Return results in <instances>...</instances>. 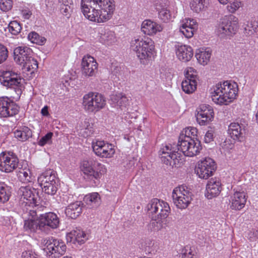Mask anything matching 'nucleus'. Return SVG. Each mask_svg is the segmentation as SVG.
<instances>
[{
  "instance_id": "c85d7f7f",
  "label": "nucleus",
  "mask_w": 258,
  "mask_h": 258,
  "mask_svg": "<svg viewBox=\"0 0 258 258\" xmlns=\"http://www.w3.org/2000/svg\"><path fill=\"white\" fill-rule=\"evenodd\" d=\"M228 133L234 140L241 141L243 138L244 130L237 122H232L228 126Z\"/></svg>"
},
{
  "instance_id": "a18cd8bd",
  "label": "nucleus",
  "mask_w": 258,
  "mask_h": 258,
  "mask_svg": "<svg viewBox=\"0 0 258 258\" xmlns=\"http://www.w3.org/2000/svg\"><path fill=\"white\" fill-rule=\"evenodd\" d=\"M73 9V4L72 3L68 4H60V13L67 18L70 17Z\"/></svg>"
},
{
  "instance_id": "338daca9",
  "label": "nucleus",
  "mask_w": 258,
  "mask_h": 258,
  "mask_svg": "<svg viewBox=\"0 0 258 258\" xmlns=\"http://www.w3.org/2000/svg\"><path fill=\"white\" fill-rule=\"evenodd\" d=\"M256 122L258 123V110L256 114Z\"/></svg>"
},
{
  "instance_id": "bb28decb",
  "label": "nucleus",
  "mask_w": 258,
  "mask_h": 258,
  "mask_svg": "<svg viewBox=\"0 0 258 258\" xmlns=\"http://www.w3.org/2000/svg\"><path fill=\"white\" fill-rule=\"evenodd\" d=\"M83 205L81 201H76L69 204L65 210L66 216L73 219H76L82 213Z\"/></svg>"
},
{
  "instance_id": "4468645a",
  "label": "nucleus",
  "mask_w": 258,
  "mask_h": 258,
  "mask_svg": "<svg viewBox=\"0 0 258 258\" xmlns=\"http://www.w3.org/2000/svg\"><path fill=\"white\" fill-rule=\"evenodd\" d=\"M21 79L18 74L12 71H4L0 75V82L4 86L13 88L18 95L22 93L21 89L19 88Z\"/></svg>"
},
{
  "instance_id": "b1692460",
  "label": "nucleus",
  "mask_w": 258,
  "mask_h": 258,
  "mask_svg": "<svg viewBox=\"0 0 258 258\" xmlns=\"http://www.w3.org/2000/svg\"><path fill=\"white\" fill-rule=\"evenodd\" d=\"M109 101L112 107H119L121 110L125 108L128 103V99L121 93H112L110 95Z\"/></svg>"
},
{
  "instance_id": "f03ea898",
  "label": "nucleus",
  "mask_w": 258,
  "mask_h": 258,
  "mask_svg": "<svg viewBox=\"0 0 258 258\" xmlns=\"http://www.w3.org/2000/svg\"><path fill=\"white\" fill-rule=\"evenodd\" d=\"M81 6L85 17L97 23L109 20L115 7L114 0H82Z\"/></svg>"
},
{
  "instance_id": "7ed1b4c3",
  "label": "nucleus",
  "mask_w": 258,
  "mask_h": 258,
  "mask_svg": "<svg viewBox=\"0 0 258 258\" xmlns=\"http://www.w3.org/2000/svg\"><path fill=\"white\" fill-rule=\"evenodd\" d=\"M211 92L212 100L217 104L227 105L236 98L238 85L229 81L218 83Z\"/></svg>"
},
{
  "instance_id": "ea45409f",
  "label": "nucleus",
  "mask_w": 258,
  "mask_h": 258,
  "mask_svg": "<svg viewBox=\"0 0 258 258\" xmlns=\"http://www.w3.org/2000/svg\"><path fill=\"white\" fill-rule=\"evenodd\" d=\"M194 247L186 245L182 250L181 258H198Z\"/></svg>"
},
{
  "instance_id": "58836bf2",
  "label": "nucleus",
  "mask_w": 258,
  "mask_h": 258,
  "mask_svg": "<svg viewBox=\"0 0 258 258\" xmlns=\"http://www.w3.org/2000/svg\"><path fill=\"white\" fill-rule=\"evenodd\" d=\"M28 38L31 42L40 45H43L46 41L45 38L40 36L35 32H31L30 33L28 36Z\"/></svg>"
},
{
  "instance_id": "4d7b16f0",
  "label": "nucleus",
  "mask_w": 258,
  "mask_h": 258,
  "mask_svg": "<svg viewBox=\"0 0 258 258\" xmlns=\"http://www.w3.org/2000/svg\"><path fill=\"white\" fill-rule=\"evenodd\" d=\"M230 5L227 6L228 10L231 13H234L240 6L241 2H233L232 3L230 2Z\"/></svg>"
},
{
  "instance_id": "4c0bfd02",
  "label": "nucleus",
  "mask_w": 258,
  "mask_h": 258,
  "mask_svg": "<svg viewBox=\"0 0 258 258\" xmlns=\"http://www.w3.org/2000/svg\"><path fill=\"white\" fill-rule=\"evenodd\" d=\"M22 66L26 68L27 71L30 72L32 71V72H34L38 68V62L32 57V56H31L30 58H28V59H25V61Z\"/></svg>"
},
{
  "instance_id": "680f3d73",
  "label": "nucleus",
  "mask_w": 258,
  "mask_h": 258,
  "mask_svg": "<svg viewBox=\"0 0 258 258\" xmlns=\"http://www.w3.org/2000/svg\"><path fill=\"white\" fill-rule=\"evenodd\" d=\"M41 113L43 116H48L49 115L48 107L46 105L43 107L41 109Z\"/></svg>"
},
{
  "instance_id": "5fc2aeb1",
  "label": "nucleus",
  "mask_w": 258,
  "mask_h": 258,
  "mask_svg": "<svg viewBox=\"0 0 258 258\" xmlns=\"http://www.w3.org/2000/svg\"><path fill=\"white\" fill-rule=\"evenodd\" d=\"M165 1L167 2V1L166 0H160L158 1L157 3H156L155 5V9L156 11L158 12H160L163 10H165L166 9H167V4L165 2Z\"/></svg>"
},
{
  "instance_id": "c03bdc74",
  "label": "nucleus",
  "mask_w": 258,
  "mask_h": 258,
  "mask_svg": "<svg viewBox=\"0 0 258 258\" xmlns=\"http://www.w3.org/2000/svg\"><path fill=\"white\" fill-rule=\"evenodd\" d=\"M53 135V134L52 132H49L47 133L38 141L37 144L41 147H43L46 144H51L52 143Z\"/></svg>"
},
{
  "instance_id": "de8ad7c7",
  "label": "nucleus",
  "mask_w": 258,
  "mask_h": 258,
  "mask_svg": "<svg viewBox=\"0 0 258 258\" xmlns=\"http://www.w3.org/2000/svg\"><path fill=\"white\" fill-rule=\"evenodd\" d=\"M12 0H0V9L3 12H7L13 7Z\"/></svg>"
},
{
  "instance_id": "72a5a7b5",
  "label": "nucleus",
  "mask_w": 258,
  "mask_h": 258,
  "mask_svg": "<svg viewBox=\"0 0 258 258\" xmlns=\"http://www.w3.org/2000/svg\"><path fill=\"white\" fill-rule=\"evenodd\" d=\"M12 188L4 182H0V204L7 202L11 196Z\"/></svg>"
},
{
  "instance_id": "79ce46f5",
  "label": "nucleus",
  "mask_w": 258,
  "mask_h": 258,
  "mask_svg": "<svg viewBox=\"0 0 258 258\" xmlns=\"http://www.w3.org/2000/svg\"><path fill=\"white\" fill-rule=\"evenodd\" d=\"M31 172L29 169H22L18 173L20 180L23 182H29L31 181Z\"/></svg>"
},
{
  "instance_id": "1a4fd4ad",
  "label": "nucleus",
  "mask_w": 258,
  "mask_h": 258,
  "mask_svg": "<svg viewBox=\"0 0 258 258\" xmlns=\"http://www.w3.org/2000/svg\"><path fill=\"white\" fill-rule=\"evenodd\" d=\"M44 251L48 258H57L64 254L67 246L61 240H58L53 237L46 238L44 240Z\"/></svg>"
},
{
  "instance_id": "37998d69",
  "label": "nucleus",
  "mask_w": 258,
  "mask_h": 258,
  "mask_svg": "<svg viewBox=\"0 0 258 258\" xmlns=\"http://www.w3.org/2000/svg\"><path fill=\"white\" fill-rule=\"evenodd\" d=\"M46 11L50 15H52L57 10V3L56 0H45Z\"/></svg>"
},
{
  "instance_id": "6e6552de",
  "label": "nucleus",
  "mask_w": 258,
  "mask_h": 258,
  "mask_svg": "<svg viewBox=\"0 0 258 258\" xmlns=\"http://www.w3.org/2000/svg\"><path fill=\"white\" fill-rule=\"evenodd\" d=\"M147 213L150 218H159L167 220L170 211L167 203L158 199H152L147 206Z\"/></svg>"
},
{
  "instance_id": "f3484780",
  "label": "nucleus",
  "mask_w": 258,
  "mask_h": 258,
  "mask_svg": "<svg viewBox=\"0 0 258 258\" xmlns=\"http://www.w3.org/2000/svg\"><path fill=\"white\" fill-rule=\"evenodd\" d=\"M19 107L7 97H0V117H7L17 114Z\"/></svg>"
},
{
  "instance_id": "6ab92c4d",
  "label": "nucleus",
  "mask_w": 258,
  "mask_h": 258,
  "mask_svg": "<svg viewBox=\"0 0 258 258\" xmlns=\"http://www.w3.org/2000/svg\"><path fill=\"white\" fill-rule=\"evenodd\" d=\"M196 115L197 120L201 125H205L211 121L214 118L213 109L209 105L202 104L200 106Z\"/></svg>"
},
{
  "instance_id": "603ef678",
  "label": "nucleus",
  "mask_w": 258,
  "mask_h": 258,
  "mask_svg": "<svg viewBox=\"0 0 258 258\" xmlns=\"http://www.w3.org/2000/svg\"><path fill=\"white\" fill-rule=\"evenodd\" d=\"M180 31L182 33L185 37L191 38L194 35V33L195 31L194 28H186L184 26H180Z\"/></svg>"
},
{
  "instance_id": "f8f14e48",
  "label": "nucleus",
  "mask_w": 258,
  "mask_h": 258,
  "mask_svg": "<svg viewBox=\"0 0 258 258\" xmlns=\"http://www.w3.org/2000/svg\"><path fill=\"white\" fill-rule=\"evenodd\" d=\"M83 104L88 111H97L104 107L106 100L101 94L90 92L84 96Z\"/></svg>"
},
{
  "instance_id": "20e7f679",
  "label": "nucleus",
  "mask_w": 258,
  "mask_h": 258,
  "mask_svg": "<svg viewBox=\"0 0 258 258\" xmlns=\"http://www.w3.org/2000/svg\"><path fill=\"white\" fill-rule=\"evenodd\" d=\"M30 216H35L40 221L41 231L48 233L51 230L58 227L60 224L58 216L52 212H47L46 207L42 205H35L32 209L29 210Z\"/></svg>"
},
{
  "instance_id": "2eb2a0df",
  "label": "nucleus",
  "mask_w": 258,
  "mask_h": 258,
  "mask_svg": "<svg viewBox=\"0 0 258 258\" xmlns=\"http://www.w3.org/2000/svg\"><path fill=\"white\" fill-rule=\"evenodd\" d=\"M216 169L217 165L214 160L210 158H205L198 162L195 172L200 178L206 179L213 175Z\"/></svg>"
},
{
  "instance_id": "e2e57ef3",
  "label": "nucleus",
  "mask_w": 258,
  "mask_h": 258,
  "mask_svg": "<svg viewBox=\"0 0 258 258\" xmlns=\"http://www.w3.org/2000/svg\"><path fill=\"white\" fill-rule=\"evenodd\" d=\"M59 3H61V4H72V0H58Z\"/></svg>"
},
{
  "instance_id": "3c124183",
  "label": "nucleus",
  "mask_w": 258,
  "mask_h": 258,
  "mask_svg": "<svg viewBox=\"0 0 258 258\" xmlns=\"http://www.w3.org/2000/svg\"><path fill=\"white\" fill-rule=\"evenodd\" d=\"M101 38L107 44H111L114 41L115 39V37L113 33L111 31H108L107 33H105L104 34H101Z\"/></svg>"
},
{
  "instance_id": "9b49d317",
  "label": "nucleus",
  "mask_w": 258,
  "mask_h": 258,
  "mask_svg": "<svg viewBox=\"0 0 258 258\" xmlns=\"http://www.w3.org/2000/svg\"><path fill=\"white\" fill-rule=\"evenodd\" d=\"M191 195V192L186 186L176 187L173 189L172 194L173 202L177 208L185 209L190 203Z\"/></svg>"
},
{
  "instance_id": "a19ab883",
  "label": "nucleus",
  "mask_w": 258,
  "mask_h": 258,
  "mask_svg": "<svg viewBox=\"0 0 258 258\" xmlns=\"http://www.w3.org/2000/svg\"><path fill=\"white\" fill-rule=\"evenodd\" d=\"M9 32L13 35H17L22 29L21 24L16 21H11L8 26Z\"/></svg>"
},
{
  "instance_id": "052dcab7",
  "label": "nucleus",
  "mask_w": 258,
  "mask_h": 258,
  "mask_svg": "<svg viewBox=\"0 0 258 258\" xmlns=\"http://www.w3.org/2000/svg\"><path fill=\"white\" fill-rule=\"evenodd\" d=\"M22 13L23 17L26 19H29L32 15L31 12L27 10H23Z\"/></svg>"
},
{
  "instance_id": "7c9ffc66",
  "label": "nucleus",
  "mask_w": 258,
  "mask_h": 258,
  "mask_svg": "<svg viewBox=\"0 0 258 258\" xmlns=\"http://www.w3.org/2000/svg\"><path fill=\"white\" fill-rule=\"evenodd\" d=\"M28 215L31 217V219H29L25 220L24 228L25 231H30L31 232H35L37 230L41 231L40 221L39 218L35 216H30L28 213Z\"/></svg>"
},
{
  "instance_id": "69168bd1",
  "label": "nucleus",
  "mask_w": 258,
  "mask_h": 258,
  "mask_svg": "<svg viewBox=\"0 0 258 258\" xmlns=\"http://www.w3.org/2000/svg\"><path fill=\"white\" fill-rule=\"evenodd\" d=\"M218 1L221 4H223V5L227 4L229 1V0H218Z\"/></svg>"
},
{
  "instance_id": "a878e982",
  "label": "nucleus",
  "mask_w": 258,
  "mask_h": 258,
  "mask_svg": "<svg viewBox=\"0 0 258 258\" xmlns=\"http://www.w3.org/2000/svg\"><path fill=\"white\" fill-rule=\"evenodd\" d=\"M87 239L85 232L79 228H76V230L72 231L67 236L68 241L74 244L78 243L80 245L84 244Z\"/></svg>"
},
{
  "instance_id": "412c9836",
  "label": "nucleus",
  "mask_w": 258,
  "mask_h": 258,
  "mask_svg": "<svg viewBox=\"0 0 258 258\" xmlns=\"http://www.w3.org/2000/svg\"><path fill=\"white\" fill-rule=\"evenodd\" d=\"M13 54L15 61L22 65L25 61V59H28L30 58L31 56H32L33 52L29 47L19 46L14 50Z\"/></svg>"
},
{
  "instance_id": "5701e85b",
  "label": "nucleus",
  "mask_w": 258,
  "mask_h": 258,
  "mask_svg": "<svg viewBox=\"0 0 258 258\" xmlns=\"http://www.w3.org/2000/svg\"><path fill=\"white\" fill-rule=\"evenodd\" d=\"M176 54L178 59L183 62H187L194 55L192 48L185 45H176Z\"/></svg>"
},
{
  "instance_id": "cd10ccee",
  "label": "nucleus",
  "mask_w": 258,
  "mask_h": 258,
  "mask_svg": "<svg viewBox=\"0 0 258 258\" xmlns=\"http://www.w3.org/2000/svg\"><path fill=\"white\" fill-rule=\"evenodd\" d=\"M19 191L20 193H22V195L24 199L30 202H32L35 205L36 204L38 199H39L37 189L29 186H21Z\"/></svg>"
},
{
  "instance_id": "a211bd4d",
  "label": "nucleus",
  "mask_w": 258,
  "mask_h": 258,
  "mask_svg": "<svg viewBox=\"0 0 258 258\" xmlns=\"http://www.w3.org/2000/svg\"><path fill=\"white\" fill-rule=\"evenodd\" d=\"M98 68V63L94 58L90 55L84 56L81 62L82 74L86 77L95 75Z\"/></svg>"
},
{
  "instance_id": "dca6fc26",
  "label": "nucleus",
  "mask_w": 258,
  "mask_h": 258,
  "mask_svg": "<svg viewBox=\"0 0 258 258\" xmlns=\"http://www.w3.org/2000/svg\"><path fill=\"white\" fill-rule=\"evenodd\" d=\"M92 147L94 153L101 158H111L115 154L114 146L104 141L96 140L95 142L93 141Z\"/></svg>"
},
{
  "instance_id": "2f4dec72",
  "label": "nucleus",
  "mask_w": 258,
  "mask_h": 258,
  "mask_svg": "<svg viewBox=\"0 0 258 258\" xmlns=\"http://www.w3.org/2000/svg\"><path fill=\"white\" fill-rule=\"evenodd\" d=\"M84 201L91 208H96L101 203V197L98 192H92L86 195Z\"/></svg>"
},
{
  "instance_id": "0eeeda50",
  "label": "nucleus",
  "mask_w": 258,
  "mask_h": 258,
  "mask_svg": "<svg viewBox=\"0 0 258 258\" xmlns=\"http://www.w3.org/2000/svg\"><path fill=\"white\" fill-rule=\"evenodd\" d=\"M38 182L42 191L47 195L53 196L58 190V179L53 170L49 169L42 173L38 177Z\"/></svg>"
},
{
  "instance_id": "ddd939ff",
  "label": "nucleus",
  "mask_w": 258,
  "mask_h": 258,
  "mask_svg": "<svg viewBox=\"0 0 258 258\" xmlns=\"http://www.w3.org/2000/svg\"><path fill=\"white\" fill-rule=\"evenodd\" d=\"M19 162L17 155L13 152H3L0 154V170L11 172L18 167Z\"/></svg>"
},
{
  "instance_id": "e433bc0d",
  "label": "nucleus",
  "mask_w": 258,
  "mask_h": 258,
  "mask_svg": "<svg viewBox=\"0 0 258 258\" xmlns=\"http://www.w3.org/2000/svg\"><path fill=\"white\" fill-rule=\"evenodd\" d=\"M211 56V52L209 50L200 51L199 52H197L195 55L199 62L204 66L207 64L210 60Z\"/></svg>"
},
{
  "instance_id": "f257e3e1",
  "label": "nucleus",
  "mask_w": 258,
  "mask_h": 258,
  "mask_svg": "<svg viewBox=\"0 0 258 258\" xmlns=\"http://www.w3.org/2000/svg\"><path fill=\"white\" fill-rule=\"evenodd\" d=\"M197 133V129L193 127H188L182 131L176 145L177 151L171 144L167 145L160 150L159 154L161 156V162L172 167L174 166L176 167L181 160V154L179 151L188 157H193L200 153L202 147L201 142L195 138Z\"/></svg>"
},
{
  "instance_id": "774afa93",
  "label": "nucleus",
  "mask_w": 258,
  "mask_h": 258,
  "mask_svg": "<svg viewBox=\"0 0 258 258\" xmlns=\"http://www.w3.org/2000/svg\"><path fill=\"white\" fill-rule=\"evenodd\" d=\"M65 81H66V83H67L68 82V81L67 80Z\"/></svg>"
},
{
  "instance_id": "09e8293b",
  "label": "nucleus",
  "mask_w": 258,
  "mask_h": 258,
  "mask_svg": "<svg viewBox=\"0 0 258 258\" xmlns=\"http://www.w3.org/2000/svg\"><path fill=\"white\" fill-rule=\"evenodd\" d=\"M185 79L196 81L197 78V71L191 67L187 68L186 70L184 72Z\"/></svg>"
},
{
  "instance_id": "473e14b6",
  "label": "nucleus",
  "mask_w": 258,
  "mask_h": 258,
  "mask_svg": "<svg viewBox=\"0 0 258 258\" xmlns=\"http://www.w3.org/2000/svg\"><path fill=\"white\" fill-rule=\"evenodd\" d=\"M167 220H163L159 218H151V220L147 225L149 231L156 232L165 228Z\"/></svg>"
},
{
  "instance_id": "aec40b11",
  "label": "nucleus",
  "mask_w": 258,
  "mask_h": 258,
  "mask_svg": "<svg viewBox=\"0 0 258 258\" xmlns=\"http://www.w3.org/2000/svg\"><path fill=\"white\" fill-rule=\"evenodd\" d=\"M221 183L219 178H211L206 185L205 196L209 199L218 196L222 189Z\"/></svg>"
},
{
  "instance_id": "39448f33",
  "label": "nucleus",
  "mask_w": 258,
  "mask_h": 258,
  "mask_svg": "<svg viewBox=\"0 0 258 258\" xmlns=\"http://www.w3.org/2000/svg\"><path fill=\"white\" fill-rule=\"evenodd\" d=\"M104 167L103 165L92 158L84 160L81 165V170L84 174V178L93 186L99 184L102 172H104Z\"/></svg>"
},
{
  "instance_id": "864d4df0",
  "label": "nucleus",
  "mask_w": 258,
  "mask_h": 258,
  "mask_svg": "<svg viewBox=\"0 0 258 258\" xmlns=\"http://www.w3.org/2000/svg\"><path fill=\"white\" fill-rule=\"evenodd\" d=\"M185 22L182 24L181 26H184L186 28H194V30H196L198 28V23L194 19H185Z\"/></svg>"
},
{
  "instance_id": "bf43d9fd",
  "label": "nucleus",
  "mask_w": 258,
  "mask_h": 258,
  "mask_svg": "<svg viewBox=\"0 0 258 258\" xmlns=\"http://www.w3.org/2000/svg\"><path fill=\"white\" fill-rule=\"evenodd\" d=\"M213 134L212 131H208L205 136V142L206 143H209L213 141Z\"/></svg>"
},
{
  "instance_id": "423d86ee",
  "label": "nucleus",
  "mask_w": 258,
  "mask_h": 258,
  "mask_svg": "<svg viewBox=\"0 0 258 258\" xmlns=\"http://www.w3.org/2000/svg\"><path fill=\"white\" fill-rule=\"evenodd\" d=\"M131 49L136 53L141 63L148 64L155 53L154 41L149 38L132 40Z\"/></svg>"
},
{
  "instance_id": "393cba45",
  "label": "nucleus",
  "mask_w": 258,
  "mask_h": 258,
  "mask_svg": "<svg viewBox=\"0 0 258 258\" xmlns=\"http://www.w3.org/2000/svg\"><path fill=\"white\" fill-rule=\"evenodd\" d=\"M231 199V209L234 210H240L245 205L246 194L244 191H236Z\"/></svg>"
},
{
  "instance_id": "f704fd0d",
  "label": "nucleus",
  "mask_w": 258,
  "mask_h": 258,
  "mask_svg": "<svg viewBox=\"0 0 258 258\" xmlns=\"http://www.w3.org/2000/svg\"><path fill=\"white\" fill-rule=\"evenodd\" d=\"M189 6L194 12L198 14L205 11L207 8L205 0H190Z\"/></svg>"
},
{
  "instance_id": "c9c22d12",
  "label": "nucleus",
  "mask_w": 258,
  "mask_h": 258,
  "mask_svg": "<svg viewBox=\"0 0 258 258\" xmlns=\"http://www.w3.org/2000/svg\"><path fill=\"white\" fill-rule=\"evenodd\" d=\"M197 81H193L188 79H185L181 83L182 90L186 94H190L194 92L197 89Z\"/></svg>"
},
{
  "instance_id": "8fccbe9b",
  "label": "nucleus",
  "mask_w": 258,
  "mask_h": 258,
  "mask_svg": "<svg viewBox=\"0 0 258 258\" xmlns=\"http://www.w3.org/2000/svg\"><path fill=\"white\" fill-rule=\"evenodd\" d=\"M8 57V50L6 46L0 43V64L4 62Z\"/></svg>"
},
{
  "instance_id": "13d9d810",
  "label": "nucleus",
  "mask_w": 258,
  "mask_h": 258,
  "mask_svg": "<svg viewBox=\"0 0 258 258\" xmlns=\"http://www.w3.org/2000/svg\"><path fill=\"white\" fill-rule=\"evenodd\" d=\"M256 28L252 26V24H248L244 28V33L247 35H251L255 32Z\"/></svg>"
},
{
  "instance_id": "9d476101",
  "label": "nucleus",
  "mask_w": 258,
  "mask_h": 258,
  "mask_svg": "<svg viewBox=\"0 0 258 258\" xmlns=\"http://www.w3.org/2000/svg\"><path fill=\"white\" fill-rule=\"evenodd\" d=\"M238 18L233 15L225 16L220 19L218 34L221 38L231 36L236 33L238 28Z\"/></svg>"
},
{
  "instance_id": "6e6d98bb",
  "label": "nucleus",
  "mask_w": 258,
  "mask_h": 258,
  "mask_svg": "<svg viewBox=\"0 0 258 258\" xmlns=\"http://www.w3.org/2000/svg\"><path fill=\"white\" fill-rule=\"evenodd\" d=\"M36 256H37V254L34 250L28 249L22 252L21 258H34Z\"/></svg>"
},
{
  "instance_id": "c756f323",
  "label": "nucleus",
  "mask_w": 258,
  "mask_h": 258,
  "mask_svg": "<svg viewBox=\"0 0 258 258\" xmlns=\"http://www.w3.org/2000/svg\"><path fill=\"white\" fill-rule=\"evenodd\" d=\"M14 137L19 141L25 142L28 139L32 137V131L26 126H21L18 127L14 132Z\"/></svg>"
},
{
  "instance_id": "4be33fe9",
  "label": "nucleus",
  "mask_w": 258,
  "mask_h": 258,
  "mask_svg": "<svg viewBox=\"0 0 258 258\" xmlns=\"http://www.w3.org/2000/svg\"><path fill=\"white\" fill-rule=\"evenodd\" d=\"M163 26L157 23L150 20H144L141 26V30L146 35H153L157 32H161L163 30Z\"/></svg>"
},
{
  "instance_id": "0e129e2a",
  "label": "nucleus",
  "mask_w": 258,
  "mask_h": 258,
  "mask_svg": "<svg viewBox=\"0 0 258 258\" xmlns=\"http://www.w3.org/2000/svg\"><path fill=\"white\" fill-rule=\"evenodd\" d=\"M120 68L119 67H115L113 70H112V72L116 75L118 73L120 72Z\"/></svg>"
},
{
  "instance_id": "49530a36",
  "label": "nucleus",
  "mask_w": 258,
  "mask_h": 258,
  "mask_svg": "<svg viewBox=\"0 0 258 258\" xmlns=\"http://www.w3.org/2000/svg\"><path fill=\"white\" fill-rule=\"evenodd\" d=\"M158 17L164 23L168 22L171 19V14L169 10L166 9L158 12Z\"/></svg>"
}]
</instances>
